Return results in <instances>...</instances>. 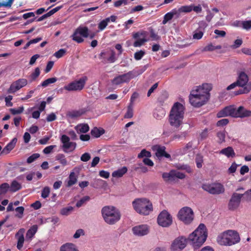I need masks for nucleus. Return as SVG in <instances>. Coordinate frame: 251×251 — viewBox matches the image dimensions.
Wrapping results in <instances>:
<instances>
[{
    "label": "nucleus",
    "instance_id": "obj_1",
    "mask_svg": "<svg viewBox=\"0 0 251 251\" xmlns=\"http://www.w3.org/2000/svg\"><path fill=\"white\" fill-rule=\"evenodd\" d=\"M212 88L211 84L208 83L195 87L189 97L191 104L196 107H200L205 104L209 99V92Z\"/></svg>",
    "mask_w": 251,
    "mask_h": 251
},
{
    "label": "nucleus",
    "instance_id": "obj_2",
    "mask_svg": "<svg viewBox=\"0 0 251 251\" xmlns=\"http://www.w3.org/2000/svg\"><path fill=\"white\" fill-rule=\"evenodd\" d=\"M207 237L206 227L204 224H201L198 228L189 236L194 249H199L206 241Z\"/></svg>",
    "mask_w": 251,
    "mask_h": 251
},
{
    "label": "nucleus",
    "instance_id": "obj_3",
    "mask_svg": "<svg viewBox=\"0 0 251 251\" xmlns=\"http://www.w3.org/2000/svg\"><path fill=\"white\" fill-rule=\"evenodd\" d=\"M241 240L239 233L234 230H227L220 234L217 237L219 244L223 246H231L238 244Z\"/></svg>",
    "mask_w": 251,
    "mask_h": 251
},
{
    "label": "nucleus",
    "instance_id": "obj_4",
    "mask_svg": "<svg viewBox=\"0 0 251 251\" xmlns=\"http://www.w3.org/2000/svg\"><path fill=\"white\" fill-rule=\"evenodd\" d=\"M184 109V107L181 103L178 102L175 103L169 115V122L172 126L178 127L182 124Z\"/></svg>",
    "mask_w": 251,
    "mask_h": 251
},
{
    "label": "nucleus",
    "instance_id": "obj_5",
    "mask_svg": "<svg viewBox=\"0 0 251 251\" xmlns=\"http://www.w3.org/2000/svg\"><path fill=\"white\" fill-rule=\"evenodd\" d=\"M101 214L105 223L109 225H114L121 218L120 211L113 206H105L101 209Z\"/></svg>",
    "mask_w": 251,
    "mask_h": 251
},
{
    "label": "nucleus",
    "instance_id": "obj_6",
    "mask_svg": "<svg viewBox=\"0 0 251 251\" xmlns=\"http://www.w3.org/2000/svg\"><path fill=\"white\" fill-rule=\"evenodd\" d=\"M135 211L142 215H148L153 210L151 202L147 199H138L132 202Z\"/></svg>",
    "mask_w": 251,
    "mask_h": 251
},
{
    "label": "nucleus",
    "instance_id": "obj_7",
    "mask_svg": "<svg viewBox=\"0 0 251 251\" xmlns=\"http://www.w3.org/2000/svg\"><path fill=\"white\" fill-rule=\"evenodd\" d=\"M194 216L193 210L188 206L181 208L177 214L178 219L186 225L190 224L193 221Z\"/></svg>",
    "mask_w": 251,
    "mask_h": 251
},
{
    "label": "nucleus",
    "instance_id": "obj_8",
    "mask_svg": "<svg viewBox=\"0 0 251 251\" xmlns=\"http://www.w3.org/2000/svg\"><path fill=\"white\" fill-rule=\"evenodd\" d=\"M202 189L210 194L219 195L225 192L224 185L221 183H204L202 185Z\"/></svg>",
    "mask_w": 251,
    "mask_h": 251
},
{
    "label": "nucleus",
    "instance_id": "obj_9",
    "mask_svg": "<svg viewBox=\"0 0 251 251\" xmlns=\"http://www.w3.org/2000/svg\"><path fill=\"white\" fill-rule=\"evenodd\" d=\"M89 36V29L87 26H78L71 35L72 40L77 43L84 42L83 38H88Z\"/></svg>",
    "mask_w": 251,
    "mask_h": 251
},
{
    "label": "nucleus",
    "instance_id": "obj_10",
    "mask_svg": "<svg viewBox=\"0 0 251 251\" xmlns=\"http://www.w3.org/2000/svg\"><path fill=\"white\" fill-rule=\"evenodd\" d=\"M87 80V76H83L64 86L63 89L68 91H80L84 88Z\"/></svg>",
    "mask_w": 251,
    "mask_h": 251
},
{
    "label": "nucleus",
    "instance_id": "obj_11",
    "mask_svg": "<svg viewBox=\"0 0 251 251\" xmlns=\"http://www.w3.org/2000/svg\"><path fill=\"white\" fill-rule=\"evenodd\" d=\"M157 223L162 227H168L173 223L172 217L167 210H164L159 214Z\"/></svg>",
    "mask_w": 251,
    "mask_h": 251
},
{
    "label": "nucleus",
    "instance_id": "obj_12",
    "mask_svg": "<svg viewBox=\"0 0 251 251\" xmlns=\"http://www.w3.org/2000/svg\"><path fill=\"white\" fill-rule=\"evenodd\" d=\"M243 195L237 193H233L229 201L228 208L229 210L234 211L239 206Z\"/></svg>",
    "mask_w": 251,
    "mask_h": 251
},
{
    "label": "nucleus",
    "instance_id": "obj_13",
    "mask_svg": "<svg viewBox=\"0 0 251 251\" xmlns=\"http://www.w3.org/2000/svg\"><path fill=\"white\" fill-rule=\"evenodd\" d=\"M134 75L132 71H129L127 73L122 75H119L114 78L112 80V83L113 85H118L123 83L128 82L130 79L133 78Z\"/></svg>",
    "mask_w": 251,
    "mask_h": 251
},
{
    "label": "nucleus",
    "instance_id": "obj_14",
    "mask_svg": "<svg viewBox=\"0 0 251 251\" xmlns=\"http://www.w3.org/2000/svg\"><path fill=\"white\" fill-rule=\"evenodd\" d=\"M27 84V80L25 78H20L13 82L10 85L7 90V93L9 94L15 93L22 88Z\"/></svg>",
    "mask_w": 251,
    "mask_h": 251
},
{
    "label": "nucleus",
    "instance_id": "obj_15",
    "mask_svg": "<svg viewBox=\"0 0 251 251\" xmlns=\"http://www.w3.org/2000/svg\"><path fill=\"white\" fill-rule=\"evenodd\" d=\"M187 239L182 237H178L172 243L171 247V251H181L186 246Z\"/></svg>",
    "mask_w": 251,
    "mask_h": 251
},
{
    "label": "nucleus",
    "instance_id": "obj_16",
    "mask_svg": "<svg viewBox=\"0 0 251 251\" xmlns=\"http://www.w3.org/2000/svg\"><path fill=\"white\" fill-rule=\"evenodd\" d=\"M235 108L231 106H226L221 111H219L217 114V117L222 118L228 116L232 117H235Z\"/></svg>",
    "mask_w": 251,
    "mask_h": 251
},
{
    "label": "nucleus",
    "instance_id": "obj_17",
    "mask_svg": "<svg viewBox=\"0 0 251 251\" xmlns=\"http://www.w3.org/2000/svg\"><path fill=\"white\" fill-rule=\"evenodd\" d=\"M133 233L139 236L147 235L149 232V229L147 225H142L135 226L132 229Z\"/></svg>",
    "mask_w": 251,
    "mask_h": 251
},
{
    "label": "nucleus",
    "instance_id": "obj_18",
    "mask_svg": "<svg viewBox=\"0 0 251 251\" xmlns=\"http://www.w3.org/2000/svg\"><path fill=\"white\" fill-rule=\"evenodd\" d=\"M153 150L156 151L155 155L158 158L165 157L167 158H171L170 154L165 151V147L155 145L153 147Z\"/></svg>",
    "mask_w": 251,
    "mask_h": 251
},
{
    "label": "nucleus",
    "instance_id": "obj_19",
    "mask_svg": "<svg viewBox=\"0 0 251 251\" xmlns=\"http://www.w3.org/2000/svg\"><path fill=\"white\" fill-rule=\"evenodd\" d=\"M251 117V111L246 109L242 106H239L237 109L235 108V118H245Z\"/></svg>",
    "mask_w": 251,
    "mask_h": 251
},
{
    "label": "nucleus",
    "instance_id": "obj_20",
    "mask_svg": "<svg viewBox=\"0 0 251 251\" xmlns=\"http://www.w3.org/2000/svg\"><path fill=\"white\" fill-rule=\"evenodd\" d=\"M70 138L66 135H63L61 137V141L63 144V148L68 149L71 147L75 150L76 148V144L75 142H70Z\"/></svg>",
    "mask_w": 251,
    "mask_h": 251
},
{
    "label": "nucleus",
    "instance_id": "obj_21",
    "mask_svg": "<svg viewBox=\"0 0 251 251\" xmlns=\"http://www.w3.org/2000/svg\"><path fill=\"white\" fill-rule=\"evenodd\" d=\"M25 232V229L24 228H21L16 234V237L18 239L17 248L19 250H21L23 246V244L25 241L24 236V234Z\"/></svg>",
    "mask_w": 251,
    "mask_h": 251
},
{
    "label": "nucleus",
    "instance_id": "obj_22",
    "mask_svg": "<svg viewBox=\"0 0 251 251\" xmlns=\"http://www.w3.org/2000/svg\"><path fill=\"white\" fill-rule=\"evenodd\" d=\"M17 142V139L14 138L1 151L0 154H8L14 148Z\"/></svg>",
    "mask_w": 251,
    "mask_h": 251
},
{
    "label": "nucleus",
    "instance_id": "obj_23",
    "mask_svg": "<svg viewBox=\"0 0 251 251\" xmlns=\"http://www.w3.org/2000/svg\"><path fill=\"white\" fill-rule=\"evenodd\" d=\"M249 81L248 75L244 72H241L236 80L238 86L244 87Z\"/></svg>",
    "mask_w": 251,
    "mask_h": 251
},
{
    "label": "nucleus",
    "instance_id": "obj_24",
    "mask_svg": "<svg viewBox=\"0 0 251 251\" xmlns=\"http://www.w3.org/2000/svg\"><path fill=\"white\" fill-rule=\"evenodd\" d=\"M220 154L225 155L227 157H234L235 156V153L231 147H228L224 148L220 151Z\"/></svg>",
    "mask_w": 251,
    "mask_h": 251
},
{
    "label": "nucleus",
    "instance_id": "obj_25",
    "mask_svg": "<svg viewBox=\"0 0 251 251\" xmlns=\"http://www.w3.org/2000/svg\"><path fill=\"white\" fill-rule=\"evenodd\" d=\"M85 113V111L84 109L73 110L68 112V113L67 114V116L72 119H75L81 116Z\"/></svg>",
    "mask_w": 251,
    "mask_h": 251
},
{
    "label": "nucleus",
    "instance_id": "obj_26",
    "mask_svg": "<svg viewBox=\"0 0 251 251\" xmlns=\"http://www.w3.org/2000/svg\"><path fill=\"white\" fill-rule=\"evenodd\" d=\"M22 189V185L17 180H14L11 182L9 185V191L11 192H16Z\"/></svg>",
    "mask_w": 251,
    "mask_h": 251
},
{
    "label": "nucleus",
    "instance_id": "obj_27",
    "mask_svg": "<svg viewBox=\"0 0 251 251\" xmlns=\"http://www.w3.org/2000/svg\"><path fill=\"white\" fill-rule=\"evenodd\" d=\"M127 167L124 166L121 169L114 171L112 174V176L114 177H122L127 172Z\"/></svg>",
    "mask_w": 251,
    "mask_h": 251
},
{
    "label": "nucleus",
    "instance_id": "obj_28",
    "mask_svg": "<svg viewBox=\"0 0 251 251\" xmlns=\"http://www.w3.org/2000/svg\"><path fill=\"white\" fill-rule=\"evenodd\" d=\"M60 251H78L75 248L74 244L72 243H66L62 245Z\"/></svg>",
    "mask_w": 251,
    "mask_h": 251
},
{
    "label": "nucleus",
    "instance_id": "obj_29",
    "mask_svg": "<svg viewBox=\"0 0 251 251\" xmlns=\"http://www.w3.org/2000/svg\"><path fill=\"white\" fill-rule=\"evenodd\" d=\"M105 130L103 128H98L97 127L93 128L91 131V134L92 136L98 138L103 134Z\"/></svg>",
    "mask_w": 251,
    "mask_h": 251
},
{
    "label": "nucleus",
    "instance_id": "obj_30",
    "mask_svg": "<svg viewBox=\"0 0 251 251\" xmlns=\"http://www.w3.org/2000/svg\"><path fill=\"white\" fill-rule=\"evenodd\" d=\"M77 182V177L74 172H71L69 176V180L67 182V186L71 187L75 184Z\"/></svg>",
    "mask_w": 251,
    "mask_h": 251
},
{
    "label": "nucleus",
    "instance_id": "obj_31",
    "mask_svg": "<svg viewBox=\"0 0 251 251\" xmlns=\"http://www.w3.org/2000/svg\"><path fill=\"white\" fill-rule=\"evenodd\" d=\"M165 115V111L162 108L156 109L153 113L154 117L157 120H161Z\"/></svg>",
    "mask_w": 251,
    "mask_h": 251
},
{
    "label": "nucleus",
    "instance_id": "obj_32",
    "mask_svg": "<svg viewBox=\"0 0 251 251\" xmlns=\"http://www.w3.org/2000/svg\"><path fill=\"white\" fill-rule=\"evenodd\" d=\"M37 230V226L36 225L33 226L30 229H29L26 233V237L27 238L31 239L35 234Z\"/></svg>",
    "mask_w": 251,
    "mask_h": 251
},
{
    "label": "nucleus",
    "instance_id": "obj_33",
    "mask_svg": "<svg viewBox=\"0 0 251 251\" xmlns=\"http://www.w3.org/2000/svg\"><path fill=\"white\" fill-rule=\"evenodd\" d=\"M55 160L59 161L60 163L63 166H66L67 165V159L63 154H58L55 156Z\"/></svg>",
    "mask_w": 251,
    "mask_h": 251
},
{
    "label": "nucleus",
    "instance_id": "obj_34",
    "mask_svg": "<svg viewBox=\"0 0 251 251\" xmlns=\"http://www.w3.org/2000/svg\"><path fill=\"white\" fill-rule=\"evenodd\" d=\"M9 190V185L7 183H3L0 185V195L5 194Z\"/></svg>",
    "mask_w": 251,
    "mask_h": 251
},
{
    "label": "nucleus",
    "instance_id": "obj_35",
    "mask_svg": "<svg viewBox=\"0 0 251 251\" xmlns=\"http://www.w3.org/2000/svg\"><path fill=\"white\" fill-rule=\"evenodd\" d=\"M57 79L56 77L49 78L42 82L41 85L43 87H46L50 84L53 83L57 81Z\"/></svg>",
    "mask_w": 251,
    "mask_h": 251
},
{
    "label": "nucleus",
    "instance_id": "obj_36",
    "mask_svg": "<svg viewBox=\"0 0 251 251\" xmlns=\"http://www.w3.org/2000/svg\"><path fill=\"white\" fill-rule=\"evenodd\" d=\"M76 128L81 133H86L89 130V126L88 124H82L77 126Z\"/></svg>",
    "mask_w": 251,
    "mask_h": 251
},
{
    "label": "nucleus",
    "instance_id": "obj_37",
    "mask_svg": "<svg viewBox=\"0 0 251 251\" xmlns=\"http://www.w3.org/2000/svg\"><path fill=\"white\" fill-rule=\"evenodd\" d=\"M203 161V156L201 154H198L196 155L195 162L197 167L198 168H201L202 167Z\"/></svg>",
    "mask_w": 251,
    "mask_h": 251
},
{
    "label": "nucleus",
    "instance_id": "obj_38",
    "mask_svg": "<svg viewBox=\"0 0 251 251\" xmlns=\"http://www.w3.org/2000/svg\"><path fill=\"white\" fill-rule=\"evenodd\" d=\"M151 156V154L150 151H147L146 149H143L138 154L137 157L138 158H142L143 157H150Z\"/></svg>",
    "mask_w": 251,
    "mask_h": 251
},
{
    "label": "nucleus",
    "instance_id": "obj_39",
    "mask_svg": "<svg viewBox=\"0 0 251 251\" xmlns=\"http://www.w3.org/2000/svg\"><path fill=\"white\" fill-rule=\"evenodd\" d=\"M192 11V4L190 5H184L179 8V13H189Z\"/></svg>",
    "mask_w": 251,
    "mask_h": 251
},
{
    "label": "nucleus",
    "instance_id": "obj_40",
    "mask_svg": "<svg viewBox=\"0 0 251 251\" xmlns=\"http://www.w3.org/2000/svg\"><path fill=\"white\" fill-rule=\"evenodd\" d=\"M73 209L74 208L72 206L63 208L60 210V214L62 215L67 216L70 214Z\"/></svg>",
    "mask_w": 251,
    "mask_h": 251
},
{
    "label": "nucleus",
    "instance_id": "obj_41",
    "mask_svg": "<svg viewBox=\"0 0 251 251\" xmlns=\"http://www.w3.org/2000/svg\"><path fill=\"white\" fill-rule=\"evenodd\" d=\"M25 208L23 206H19L15 209L16 212L17 214H16V217L19 219H21L23 217V214Z\"/></svg>",
    "mask_w": 251,
    "mask_h": 251
},
{
    "label": "nucleus",
    "instance_id": "obj_42",
    "mask_svg": "<svg viewBox=\"0 0 251 251\" xmlns=\"http://www.w3.org/2000/svg\"><path fill=\"white\" fill-rule=\"evenodd\" d=\"M108 23V19H105L101 21L98 25V27L100 30H103L107 26Z\"/></svg>",
    "mask_w": 251,
    "mask_h": 251
},
{
    "label": "nucleus",
    "instance_id": "obj_43",
    "mask_svg": "<svg viewBox=\"0 0 251 251\" xmlns=\"http://www.w3.org/2000/svg\"><path fill=\"white\" fill-rule=\"evenodd\" d=\"M50 193V187L48 186H46L42 190L41 197L44 199H46L49 197Z\"/></svg>",
    "mask_w": 251,
    "mask_h": 251
},
{
    "label": "nucleus",
    "instance_id": "obj_44",
    "mask_svg": "<svg viewBox=\"0 0 251 251\" xmlns=\"http://www.w3.org/2000/svg\"><path fill=\"white\" fill-rule=\"evenodd\" d=\"M90 197L89 196H84L79 201H78L76 203V206L77 207H81L85 202L89 201Z\"/></svg>",
    "mask_w": 251,
    "mask_h": 251
},
{
    "label": "nucleus",
    "instance_id": "obj_45",
    "mask_svg": "<svg viewBox=\"0 0 251 251\" xmlns=\"http://www.w3.org/2000/svg\"><path fill=\"white\" fill-rule=\"evenodd\" d=\"M172 171L173 179L174 177H176L179 179H183L185 177V174L181 172L175 170H172Z\"/></svg>",
    "mask_w": 251,
    "mask_h": 251
},
{
    "label": "nucleus",
    "instance_id": "obj_46",
    "mask_svg": "<svg viewBox=\"0 0 251 251\" xmlns=\"http://www.w3.org/2000/svg\"><path fill=\"white\" fill-rule=\"evenodd\" d=\"M203 32L202 31L197 29L194 32L193 38L194 39L200 40L203 36Z\"/></svg>",
    "mask_w": 251,
    "mask_h": 251
},
{
    "label": "nucleus",
    "instance_id": "obj_47",
    "mask_svg": "<svg viewBox=\"0 0 251 251\" xmlns=\"http://www.w3.org/2000/svg\"><path fill=\"white\" fill-rule=\"evenodd\" d=\"M40 157V154L37 153H33L29 157H28L26 160L27 163L30 164L34 162L36 159Z\"/></svg>",
    "mask_w": 251,
    "mask_h": 251
},
{
    "label": "nucleus",
    "instance_id": "obj_48",
    "mask_svg": "<svg viewBox=\"0 0 251 251\" xmlns=\"http://www.w3.org/2000/svg\"><path fill=\"white\" fill-rule=\"evenodd\" d=\"M162 177L164 179V180L166 181L173 179V171L172 170L169 173H164L162 174Z\"/></svg>",
    "mask_w": 251,
    "mask_h": 251
},
{
    "label": "nucleus",
    "instance_id": "obj_49",
    "mask_svg": "<svg viewBox=\"0 0 251 251\" xmlns=\"http://www.w3.org/2000/svg\"><path fill=\"white\" fill-rule=\"evenodd\" d=\"M145 54V52L144 50H140L134 53V57L136 60H139L142 59Z\"/></svg>",
    "mask_w": 251,
    "mask_h": 251
},
{
    "label": "nucleus",
    "instance_id": "obj_50",
    "mask_svg": "<svg viewBox=\"0 0 251 251\" xmlns=\"http://www.w3.org/2000/svg\"><path fill=\"white\" fill-rule=\"evenodd\" d=\"M66 53V50L64 49H61L55 52L54 54V56L57 58H60L63 57Z\"/></svg>",
    "mask_w": 251,
    "mask_h": 251
},
{
    "label": "nucleus",
    "instance_id": "obj_51",
    "mask_svg": "<svg viewBox=\"0 0 251 251\" xmlns=\"http://www.w3.org/2000/svg\"><path fill=\"white\" fill-rule=\"evenodd\" d=\"M40 74V69L38 67L36 68L34 72L32 73L30 75L31 80L33 81L35 80L39 76Z\"/></svg>",
    "mask_w": 251,
    "mask_h": 251
},
{
    "label": "nucleus",
    "instance_id": "obj_52",
    "mask_svg": "<svg viewBox=\"0 0 251 251\" xmlns=\"http://www.w3.org/2000/svg\"><path fill=\"white\" fill-rule=\"evenodd\" d=\"M148 40L144 37L142 39H138L135 41L133 43V46L135 47H138L141 46L144 43L147 42Z\"/></svg>",
    "mask_w": 251,
    "mask_h": 251
},
{
    "label": "nucleus",
    "instance_id": "obj_53",
    "mask_svg": "<svg viewBox=\"0 0 251 251\" xmlns=\"http://www.w3.org/2000/svg\"><path fill=\"white\" fill-rule=\"evenodd\" d=\"M217 137L219 139V143H222L225 141V133L224 131L218 132L217 134Z\"/></svg>",
    "mask_w": 251,
    "mask_h": 251
},
{
    "label": "nucleus",
    "instance_id": "obj_54",
    "mask_svg": "<svg viewBox=\"0 0 251 251\" xmlns=\"http://www.w3.org/2000/svg\"><path fill=\"white\" fill-rule=\"evenodd\" d=\"M173 18V14L172 13L170 12L166 13L164 16L162 24L164 25L166 24L169 21L172 20Z\"/></svg>",
    "mask_w": 251,
    "mask_h": 251
},
{
    "label": "nucleus",
    "instance_id": "obj_55",
    "mask_svg": "<svg viewBox=\"0 0 251 251\" xmlns=\"http://www.w3.org/2000/svg\"><path fill=\"white\" fill-rule=\"evenodd\" d=\"M133 117V109L131 106H129L126 114H125V118H131Z\"/></svg>",
    "mask_w": 251,
    "mask_h": 251
},
{
    "label": "nucleus",
    "instance_id": "obj_56",
    "mask_svg": "<svg viewBox=\"0 0 251 251\" xmlns=\"http://www.w3.org/2000/svg\"><path fill=\"white\" fill-rule=\"evenodd\" d=\"M243 195V197L247 201H251V189L246 191Z\"/></svg>",
    "mask_w": 251,
    "mask_h": 251
},
{
    "label": "nucleus",
    "instance_id": "obj_57",
    "mask_svg": "<svg viewBox=\"0 0 251 251\" xmlns=\"http://www.w3.org/2000/svg\"><path fill=\"white\" fill-rule=\"evenodd\" d=\"M24 110V109L23 107H20L18 109L11 108L10 109V111L12 114L16 115L22 113Z\"/></svg>",
    "mask_w": 251,
    "mask_h": 251
},
{
    "label": "nucleus",
    "instance_id": "obj_58",
    "mask_svg": "<svg viewBox=\"0 0 251 251\" xmlns=\"http://www.w3.org/2000/svg\"><path fill=\"white\" fill-rule=\"evenodd\" d=\"M116 60V53L114 50H111L110 55L107 59V61L109 63H114Z\"/></svg>",
    "mask_w": 251,
    "mask_h": 251
},
{
    "label": "nucleus",
    "instance_id": "obj_59",
    "mask_svg": "<svg viewBox=\"0 0 251 251\" xmlns=\"http://www.w3.org/2000/svg\"><path fill=\"white\" fill-rule=\"evenodd\" d=\"M242 26L244 29L249 30L251 28V20L245 21L242 22Z\"/></svg>",
    "mask_w": 251,
    "mask_h": 251
},
{
    "label": "nucleus",
    "instance_id": "obj_60",
    "mask_svg": "<svg viewBox=\"0 0 251 251\" xmlns=\"http://www.w3.org/2000/svg\"><path fill=\"white\" fill-rule=\"evenodd\" d=\"M250 91V89H248L246 87H244L243 88L240 89L238 91L235 92L234 94L235 95H238L242 94H245L248 93Z\"/></svg>",
    "mask_w": 251,
    "mask_h": 251
},
{
    "label": "nucleus",
    "instance_id": "obj_61",
    "mask_svg": "<svg viewBox=\"0 0 251 251\" xmlns=\"http://www.w3.org/2000/svg\"><path fill=\"white\" fill-rule=\"evenodd\" d=\"M150 37L152 40L154 41H157L160 38L159 36L154 32L153 29L152 28L150 30Z\"/></svg>",
    "mask_w": 251,
    "mask_h": 251
},
{
    "label": "nucleus",
    "instance_id": "obj_62",
    "mask_svg": "<svg viewBox=\"0 0 251 251\" xmlns=\"http://www.w3.org/2000/svg\"><path fill=\"white\" fill-rule=\"evenodd\" d=\"M91 158L90 154L88 152L83 153L80 157V160L83 162H87Z\"/></svg>",
    "mask_w": 251,
    "mask_h": 251
},
{
    "label": "nucleus",
    "instance_id": "obj_63",
    "mask_svg": "<svg viewBox=\"0 0 251 251\" xmlns=\"http://www.w3.org/2000/svg\"><path fill=\"white\" fill-rule=\"evenodd\" d=\"M229 122V121L227 119H223L218 121L217 123V126H223L226 125Z\"/></svg>",
    "mask_w": 251,
    "mask_h": 251
},
{
    "label": "nucleus",
    "instance_id": "obj_64",
    "mask_svg": "<svg viewBox=\"0 0 251 251\" xmlns=\"http://www.w3.org/2000/svg\"><path fill=\"white\" fill-rule=\"evenodd\" d=\"M13 99V96L8 95L5 98V104L7 106H12L13 103L11 101Z\"/></svg>",
    "mask_w": 251,
    "mask_h": 251
}]
</instances>
